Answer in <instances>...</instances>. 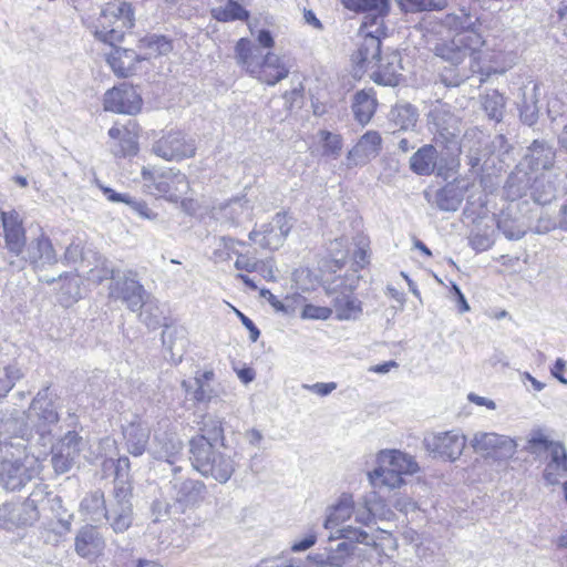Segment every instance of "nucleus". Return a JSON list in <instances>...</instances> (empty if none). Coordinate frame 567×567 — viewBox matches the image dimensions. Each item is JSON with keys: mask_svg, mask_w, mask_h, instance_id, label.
Segmentation results:
<instances>
[{"mask_svg": "<svg viewBox=\"0 0 567 567\" xmlns=\"http://www.w3.org/2000/svg\"><path fill=\"white\" fill-rule=\"evenodd\" d=\"M449 24L460 31L454 35L451 42L437 44L435 54L450 61L453 65L461 64L466 58L475 62L477 50L484 44L482 35L472 27L470 17L465 13L462 17H450Z\"/></svg>", "mask_w": 567, "mask_h": 567, "instance_id": "nucleus-1", "label": "nucleus"}, {"mask_svg": "<svg viewBox=\"0 0 567 567\" xmlns=\"http://www.w3.org/2000/svg\"><path fill=\"white\" fill-rule=\"evenodd\" d=\"M190 462L203 476L213 477L219 483H226L235 471V463L229 455L218 451L204 436H194L189 441Z\"/></svg>", "mask_w": 567, "mask_h": 567, "instance_id": "nucleus-2", "label": "nucleus"}, {"mask_svg": "<svg viewBox=\"0 0 567 567\" xmlns=\"http://www.w3.org/2000/svg\"><path fill=\"white\" fill-rule=\"evenodd\" d=\"M337 536H330L329 540L334 538H343L348 542H341L333 548H326L327 554H318L316 556H308L307 560L292 561L291 567H343L347 558L353 554L355 547L352 542L362 543L369 546H375V542L369 534L362 529L352 527L350 525L341 527L337 530Z\"/></svg>", "mask_w": 567, "mask_h": 567, "instance_id": "nucleus-3", "label": "nucleus"}, {"mask_svg": "<svg viewBox=\"0 0 567 567\" xmlns=\"http://www.w3.org/2000/svg\"><path fill=\"white\" fill-rule=\"evenodd\" d=\"M110 279L109 298L121 301L132 312H137L146 305L148 293L140 282L137 274L131 269H105L99 281Z\"/></svg>", "mask_w": 567, "mask_h": 567, "instance_id": "nucleus-4", "label": "nucleus"}, {"mask_svg": "<svg viewBox=\"0 0 567 567\" xmlns=\"http://www.w3.org/2000/svg\"><path fill=\"white\" fill-rule=\"evenodd\" d=\"M134 25V13L130 3L114 0L105 4L97 18L95 37L110 45L121 42Z\"/></svg>", "mask_w": 567, "mask_h": 567, "instance_id": "nucleus-5", "label": "nucleus"}, {"mask_svg": "<svg viewBox=\"0 0 567 567\" xmlns=\"http://www.w3.org/2000/svg\"><path fill=\"white\" fill-rule=\"evenodd\" d=\"M134 25V13L130 3L114 0L105 4L97 18L95 37L110 45L121 42Z\"/></svg>", "mask_w": 567, "mask_h": 567, "instance_id": "nucleus-6", "label": "nucleus"}, {"mask_svg": "<svg viewBox=\"0 0 567 567\" xmlns=\"http://www.w3.org/2000/svg\"><path fill=\"white\" fill-rule=\"evenodd\" d=\"M42 471L40 460L23 451L21 455L7 452L0 457V482L8 491H19Z\"/></svg>", "mask_w": 567, "mask_h": 567, "instance_id": "nucleus-7", "label": "nucleus"}, {"mask_svg": "<svg viewBox=\"0 0 567 567\" xmlns=\"http://www.w3.org/2000/svg\"><path fill=\"white\" fill-rule=\"evenodd\" d=\"M427 123L437 143L452 151L458 150L461 122L451 105L441 101L432 103L427 113Z\"/></svg>", "mask_w": 567, "mask_h": 567, "instance_id": "nucleus-8", "label": "nucleus"}, {"mask_svg": "<svg viewBox=\"0 0 567 567\" xmlns=\"http://www.w3.org/2000/svg\"><path fill=\"white\" fill-rule=\"evenodd\" d=\"M30 435L27 424V415L21 411L4 413L0 417V457L9 452L21 455L25 449V442Z\"/></svg>", "mask_w": 567, "mask_h": 567, "instance_id": "nucleus-9", "label": "nucleus"}, {"mask_svg": "<svg viewBox=\"0 0 567 567\" xmlns=\"http://www.w3.org/2000/svg\"><path fill=\"white\" fill-rule=\"evenodd\" d=\"M355 280L351 282L338 277L326 286V292L331 298V308L340 321L357 320L362 313L361 301L353 295Z\"/></svg>", "mask_w": 567, "mask_h": 567, "instance_id": "nucleus-10", "label": "nucleus"}, {"mask_svg": "<svg viewBox=\"0 0 567 567\" xmlns=\"http://www.w3.org/2000/svg\"><path fill=\"white\" fill-rule=\"evenodd\" d=\"M470 445L474 453L481 455L486 461L493 462H506L517 451V443L514 439L495 432L478 431L474 433Z\"/></svg>", "mask_w": 567, "mask_h": 567, "instance_id": "nucleus-11", "label": "nucleus"}, {"mask_svg": "<svg viewBox=\"0 0 567 567\" xmlns=\"http://www.w3.org/2000/svg\"><path fill=\"white\" fill-rule=\"evenodd\" d=\"M47 496L45 487L38 485L18 508L9 505L0 507V528H9V524L29 525L38 520Z\"/></svg>", "mask_w": 567, "mask_h": 567, "instance_id": "nucleus-12", "label": "nucleus"}, {"mask_svg": "<svg viewBox=\"0 0 567 567\" xmlns=\"http://www.w3.org/2000/svg\"><path fill=\"white\" fill-rule=\"evenodd\" d=\"M132 488L128 482L114 486V501L106 511V519L115 533L126 532L133 523Z\"/></svg>", "mask_w": 567, "mask_h": 567, "instance_id": "nucleus-13", "label": "nucleus"}, {"mask_svg": "<svg viewBox=\"0 0 567 567\" xmlns=\"http://www.w3.org/2000/svg\"><path fill=\"white\" fill-rule=\"evenodd\" d=\"M291 227L287 215L277 213L269 223L262 224L259 229L251 230L248 237L262 249L275 251L284 245Z\"/></svg>", "mask_w": 567, "mask_h": 567, "instance_id": "nucleus-14", "label": "nucleus"}, {"mask_svg": "<svg viewBox=\"0 0 567 567\" xmlns=\"http://www.w3.org/2000/svg\"><path fill=\"white\" fill-rule=\"evenodd\" d=\"M423 445L427 452L435 456L455 461L463 453L466 437L456 431L433 433L424 437Z\"/></svg>", "mask_w": 567, "mask_h": 567, "instance_id": "nucleus-15", "label": "nucleus"}, {"mask_svg": "<svg viewBox=\"0 0 567 567\" xmlns=\"http://www.w3.org/2000/svg\"><path fill=\"white\" fill-rule=\"evenodd\" d=\"M28 417H37L34 426L42 439L51 432V426L58 423L59 413L49 386L38 392L31 403Z\"/></svg>", "mask_w": 567, "mask_h": 567, "instance_id": "nucleus-16", "label": "nucleus"}, {"mask_svg": "<svg viewBox=\"0 0 567 567\" xmlns=\"http://www.w3.org/2000/svg\"><path fill=\"white\" fill-rule=\"evenodd\" d=\"M152 151L165 161H182L193 157L196 147L182 132L171 131L153 144Z\"/></svg>", "mask_w": 567, "mask_h": 567, "instance_id": "nucleus-17", "label": "nucleus"}, {"mask_svg": "<svg viewBox=\"0 0 567 567\" xmlns=\"http://www.w3.org/2000/svg\"><path fill=\"white\" fill-rule=\"evenodd\" d=\"M104 110L120 114H136L141 111L142 99L128 84L114 86L104 94Z\"/></svg>", "mask_w": 567, "mask_h": 567, "instance_id": "nucleus-18", "label": "nucleus"}, {"mask_svg": "<svg viewBox=\"0 0 567 567\" xmlns=\"http://www.w3.org/2000/svg\"><path fill=\"white\" fill-rule=\"evenodd\" d=\"M142 174L145 181L153 179L155 189L171 200H177L186 195L189 189L186 175L179 171L169 168L153 177L146 168H143Z\"/></svg>", "mask_w": 567, "mask_h": 567, "instance_id": "nucleus-19", "label": "nucleus"}, {"mask_svg": "<svg viewBox=\"0 0 567 567\" xmlns=\"http://www.w3.org/2000/svg\"><path fill=\"white\" fill-rule=\"evenodd\" d=\"M23 259L29 261L35 272H41L58 262V255L48 236L41 233L25 247Z\"/></svg>", "mask_w": 567, "mask_h": 567, "instance_id": "nucleus-20", "label": "nucleus"}, {"mask_svg": "<svg viewBox=\"0 0 567 567\" xmlns=\"http://www.w3.org/2000/svg\"><path fill=\"white\" fill-rule=\"evenodd\" d=\"M556 159V150L545 140H535L527 148V153L522 161V166H526L530 174L545 173L553 168Z\"/></svg>", "mask_w": 567, "mask_h": 567, "instance_id": "nucleus-21", "label": "nucleus"}, {"mask_svg": "<svg viewBox=\"0 0 567 567\" xmlns=\"http://www.w3.org/2000/svg\"><path fill=\"white\" fill-rule=\"evenodd\" d=\"M292 66L291 60L287 56L268 52L254 78L267 85H276L288 76Z\"/></svg>", "mask_w": 567, "mask_h": 567, "instance_id": "nucleus-22", "label": "nucleus"}, {"mask_svg": "<svg viewBox=\"0 0 567 567\" xmlns=\"http://www.w3.org/2000/svg\"><path fill=\"white\" fill-rule=\"evenodd\" d=\"M382 138L375 131L364 133L358 143L348 152V167L362 166L377 157L381 151Z\"/></svg>", "mask_w": 567, "mask_h": 567, "instance_id": "nucleus-23", "label": "nucleus"}, {"mask_svg": "<svg viewBox=\"0 0 567 567\" xmlns=\"http://www.w3.org/2000/svg\"><path fill=\"white\" fill-rule=\"evenodd\" d=\"M0 225L3 228L6 248L14 256H21L24 251L25 233L17 213H1Z\"/></svg>", "mask_w": 567, "mask_h": 567, "instance_id": "nucleus-24", "label": "nucleus"}, {"mask_svg": "<svg viewBox=\"0 0 567 567\" xmlns=\"http://www.w3.org/2000/svg\"><path fill=\"white\" fill-rule=\"evenodd\" d=\"M177 471H179V467L174 468L175 474ZM172 489L174 499L185 506H188L196 505L203 501L206 486L202 481L182 480L175 475L172 481Z\"/></svg>", "mask_w": 567, "mask_h": 567, "instance_id": "nucleus-25", "label": "nucleus"}, {"mask_svg": "<svg viewBox=\"0 0 567 567\" xmlns=\"http://www.w3.org/2000/svg\"><path fill=\"white\" fill-rule=\"evenodd\" d=\"M106 62L118 78H128L136 71V64L142 61V54L134 50L111 45Z\"/></svg>", "mask_w": 567, "mask_h": 567, "instance_id": "nucleus-26", "label": "nucleus"}, {"mask_svg": "<svg viewBox=\"0 0 567 567\" xmlns=\"http://www.w3.org/2000/svg\"><path fill=\"white\" fill-rule=\"evenodd\" d=\"M110 151L120 157L135 155L138 151L137 135L125 125H114L109 130Z\"/></svg>", "mask_w": 567, "mask_h": 567, "instance_id": "nucleus-27", "label": "nucleus"}, {"mask_svg": "<svg viewBox=\"0 0 567 567\" xmlns=\"http://www.w3.org/2000/svg\"><path fill=\"white\" fill-rule=\"evenodd\" d=\"M183 450V443L175 433L164 432L155 434L154 442L150 449V453L156 460L166 461L175 464Z\"/></svg>", "mask_w": 567, "mask_h": 567, "instance_id": "nucleus-28", "label": "nucleus"}, {"mask_svg": "<svg viewBox=\"0 0 567 567\" xmlns=\"http://www.w3.org/2000/svg\"><path fill=\"white\" fill-rule=\"evenodd\" d=\"M264 56L265 54L261 52V49L246 38H241L235 47L237 64L252 76L259 71Z\"/></svg>", "mask_w": 567, "mask_h": 567, "instance_id": "nucleus-29", "label": "nucleus"}, {"mask_svg": "<svg viewBox=\"0 0 567 567\" xmlns=\"http://www.w3.org/2000/svg\"><path fill=\"white\" fill-rule=\"evenodd\" d=\"M105 542L100 532L93 526L83 527L75 537V550L84 558L100 555Z\"/></svg>", "mask_w": 567, "mask_h": 567, "instance_id": "nucleus-30", "label": "nucleus"}, {"mask_svg": "<svg viewBox=\"0 0 567 567\" xmlns=\"http://www.w3.org/2000/svg\"><path fill=\"white\" fill-rule=\"evenodd\" d=\"M362 42L355 54L353 61L364 69H374L379 62L383 61L381 56V38L379 35L361 34Z\"/></svg>", "mask_w": 567, "mask_h": 567, "instance_id": "nucleus-31", "label": "nucleus"}, {"mask_svg": "<svg viewBox=\"0 0 567 567\" xmlns=\"http://www.w3.org/2000/svg\"><path fill=\"white\" fill-rule=\"evenodd\" d=\"M377 462L383 466L390 465L394 472L403 475H412L419 471V465L413 456L399 450H382L377 454Z\"/></svg>", "mask_w": 567, "mask_h": 567, "instance_id": "nucleus-32", "label": "nucleus"}, {"mask_svg": "<svg viewBox=\"0 0 567 567\" xmlns=\"http://www.w3.org/2000/svg\"><path fill=\"white\" fill-rule=\"evenodd\" d=\"M127 452L141 456L150 441L151 429L143 422H131L123 431Z\"/></svg>", "mask_w": 567, "mask_h": 567, "instance_id": "nucleus-33", "label": "nucleus"}, {"mask_svg": "<svg viewBox=\"0 0 567 567\" xmlns=\"http://www.w3.org/2000/svg\"><path fill=\"white\" fill-rule=\"evenodd\" d=\"M162 342L166 352L169 353V360L174 364L182 362L188 344L185 330L183 328L166 326L162 332Z\"/></svg>", "mask_w": 567, "mask_h": 567, "instance_id": "nucleus-34", "label": "nucleus"}, {"mask_svg": "<svg viewBox=\"0 0 567 567\" xmlns=\"http://www.w3.org/2000/svg\"><path fill=\"white\" fill-rule=\"evenodd\" d=\"M437 161V151L433 145H424L410 157V168L417 175L434 173Z\"/></svg>", "mask_w": 567, "mask_h": 567, "instance_id": "nucleus-35", "label": "nucleus"}, {"mask_svg": "<svg viewBox=\"0 0 567 567\" xmlns=\"http://www.w3.org/2000/svg\"><path fill=\"white\" fill-rule=\"evenodd\" d=\"M377 464L378 466L368 473L369 482L374 488L394 489L404 484L403 476L394 472L390 465L383 466L381 462H377Z\"/></svg>", "mask_w": 567, "mask_h": 567, "instance_id": "nucleus-36", "label": "nucleus"}, {"mask_svg": "<svg viewBox=\"0 0 567 567\" xmlns=\"http://www.w3.org/2000/svg\"><path fill=\"white\" fill-rule=\"evenodd\" d=\"M526 166H522L520 162L516 169L508 176L505 188L507 196L512 199L524 196L528 189L532 190L534 176H530Z\"/></svg>", "mask_w": 567, "mask_h": 567, "instance_id": "nucleus-37", "label": "nucleus"}, {"mask_svg": "<svg viewBox=\"0 0 567 567\" xmlns=\"http://www.w3.org/2000/svg\"><path fill=\"white\" fill-rule=\"evenodd\" d=\"M142 61L166 55L173 50L171 41L164 35L152 34L138 41Z\"/></svg>", "mask_w": 567, "mask_h": 567, "instance_id": "nucleus-38", "label": "nucleus"}, {"mask_svg": "<svg viewBox=\"0 0 567 567\" xmlns=\"http://www.w3.org/2000/svg\"><path fill=\"white\" fill-rule=\"evenodd\" d=\"M377 109V99L374 92L370 90H362L357 92L353 99L352 110L355 118L361 124H367L373 116Z\"/></svg>", "mask_w": 567, "mask_h": 567, "instance_id": "nucleus-39", "label": "nucleus"}, {"mask_svg": "<svg viewBox=\"0 0 567 567\" xmlns=\"http://www.w3.org/2000/svg\"><path fill=\"white\" fill-rule=\"evenodd\" d=\"M81 512L87 519L100 523L106 515L104 493L101 489L89 493L81 502Z\"/></svg>", "mask_w": 567, "mask_h": 567, "instance_id": "nucleus-40", "label": "nucleus"}, {"mask_svg": "<svg viewBox=\"0 0 567 567\" xmlns=\"http://www.w3.org/2000/svg\"><path fill=\"white\" fill-rule=\"evenodd\" d=\"M353 514V498L349 494H342L338 503L329 508L324 520V528L332 529L344 523Z\"/></svg>", "mask_w": 567, "mask_h": 567, "instance_id": "nucleus-41", "label": "nucleus"}, {"mask_svg": "<svg viewBox=\"0 0 567 567\" xmlns=\"http://www.w3.org/2000/svg\"><path fill=\"white\" fill-rule=\"evenodd\" d=\"M556 192V184L549 175L539 173L534 176L530 194L536 203L540 205L550 203L555 198Z\"/></svg>", "mask_w": 567, "mask_h": 567, "instance_id": "nucleus-42", "label": "nucleus"}, {"mask_svg": "<svg viewBox=\"0 0 567 567\" xmlns=\"http://www.w3.org/2000/svg\"><path fill=\"white\" fill-rule=\"evenodd\" d=\"M389 11V0H386V8L382 11L377 9H367L363 21L360 27V34L379 35L380 38L385 35V27L383 24V18Z\"/></svg>", "mask_w": 567, "mask_h": 567, "instance_id": "nucleus-43", "label": "nucleus"}, {"mask_svg": "<svg viewBox=\"0 0 567 567\" xmlns=\"http://www.w3.org/2000/svg\"><path fill=\"white\" fill-rule=\"evenodd\" d=\"M390 118L401 131H413L417 124L419 113L411 104H398L390 113Z\"/></svg>", "mask_w": 567, "mask_h": 567, "instance_id": "nucleus-44", "label": "nucleus"}, {"mask_svg": "<svg viewBox=\"0 0 567 567\" xmlns=\"http://www.w3.org/2000/svg\"><path fill=\"white\" fill-rule=\"evenodd\" d=\"M386 63L384 64L383 61L379 62L378 65H375V70L373 71L371 78L373 81L378 84L385 85V86H395L399 82V70L398 66L394 65V60H396V56L393 55L392 60L390 61L389 58H386Z\"/></svg>", "mask_w": 567, "mask_h": 567, "instance_id": "nucleus-45", "label": "nucleus"}, {"mask_svg": "<svg viewBox=\"0 0 567 567\" xmlns=\"http://www.w3.org/2000/svg\"><path fill=\"white\" fill-rule=\"evenodd\" d=\"M400 9L406 13L441 11L446 8V0H396Z\"/></svg>", "mask_w": 567, "mask_h": 567, "instance_id": "nucleus-46", "label": "nucleus"}, {"mask_svg": "<svg viewBox=\"0 0 567 567\" xmlns=\"http://www.w3.org/2000/svg\"><path fill=\"white\" fill-rule=\"evenodd\" d=\"M462 203V196L456 188L446 186L435 193L434 204L440 210L456 212Z\"/></svg>", "mask_w": 567, "mask_h": 567, "instance_id": "nucleus-47", "label": "nucleus"}, {"mask_svg": "<svg viewBox=\"0 0 567 567\" xmlns=\"http://www.w3.org/2000/svg\"><path fill=\"white\" fill-rule=\"evenodd\" d=\"M251 206L245 197H236L220 207L223 217L228 218L233 224H238L243 216H249Z\"/></svg>", "mask_w": 567, "mask_h": 567, "instance_id": "nucleus-48", "label": "nucleus"}, {"mask_svg": "<svg viewBox=\"0 0 567 567\" xmlns=\"http://www.w3.org/2000/svg\"><path fill=\"white\" fill-rule=\"evenodd\" d=\"M58 279L62 282L59 298L60 302L64 306L72 305L80 297V284L78 277L69 274H60Z\"/></svg>", "mask_w": 567, "mask_h": 567, "instance_id": "nucleus-49", "label": "nucleus"}, {"mask_svg": "<svg viewBox=\"0 0 567 567\" xmlns=\"http://www.w3.org/2000/svg\"><path fill=\"white\" fill-rule=\"evenodd\" d=\"M482 105L491 120L502 121L505 109V99L502 94L497 91L486 93L482 99Z\"/></svg>", "mask_w": 567, "mask_h": 567, "instance_id": "nucleus-50", "label": "nucleus"}, {"mask_svg": "<svg viewBox=\"0 0 567 567\" xmlns=\"http://www.w3.org/2000/svg\"><path fill=\"white\" fill-rule=\"evenodd\" d=\"M214 17L219 21L247 20L249 12L235 1H227L224 7L214 9Z\"/></svg>", "mask_w": 567, "mask_h": 567, "instance_id": "nucleus-51", "label": "nucleus"}, {"mask_svg": "<svg viewBox=\"0 0 567 567\" xmlns=\"http://www.w3.org/2000/svg\"><path fill=\"white\" fill-rule=\"evenodd\" d=\"M199 430L202 433L197 436H204L206 441L212 442L213 444L217 443L218 441L223 442L224 440V430L221 426V421L218 417L210 415L204 416Z\"/></svg>", "mask_w": 567, "mask_h": 567, "instance_id": "nucleus-52", "label": "nucleus"}, {"mask_svg": "<svg viewBox=\"0 0 567 567\" xmlns=\"http://www.w3.org/2000/svg\"><path fill=\"white\" fill-rule=\"evenodd\" d=\"M182 386L186 394L190 395L193 400L197 402H209L216 396V392L206 383H192L186 380L182 382Z\"/></svg>", "mask_w": 567, "mask_h": 567, "instance_id": "nucleus-53", "label": "nucleus"}, {"mask_svg": "<svg viewBox=\"0 0 567 567\" xmlns=\"http://www.w3.org/2000/svg\"><path fill=\"white\" fill-rule=\"evenodd\" d=\"M319 136L322 142V154L333 158L339 157L342 151V137L324 130L319 132Z\"/></svg>", "mask_w": 567, "mask_h": 567, "instance_id": "nucleus-54", "label": "nucleus"}, {"mask_svg": "<svg viewBox=\"0 0 567 567\" xmlns=\"http://www.w3.org/2000/svg\"><path fill=\"white\" fill-rule=\"evenodd\" d=\"M44 505H49L51 512L54 514V516L63 527H70L73 514L70 513V511L64 507L62 498L60 496L54 495L50 497V494L48 493Z\"/></svg>", "mask_w": 567, "mask_h": 567, "instance_id": "nucleus-55", "label": "nucleus"}, {"mask_svg": "<svg viewBox=\"0 0 567 567\" xmlns=\"http://www.w3.org/2000/svg\"><path fill=\"white\" fill-rule=\"evenodd\" d=\"M22 375L20 369L14 365L0 368V398L6 396Z\"/></svg>", "mask_w": 567, "mask_h": 567, "instance_id": "nucleus-56", "label": "nucleus"}, {"mask_svg": "<svg viewBox=\"0 0 567 567\" xmlns=\"http://www.w3.org/2000/svg\"><path fill=\"white\" fill-rule=\"evenodd\" d=\"M52 453L51 463L56 474H64L73 467L76 457L71 455L70 452L55 446Z\"/></svg>", "mask_w": 567, "mask_h": 567, "instance_id": "nucleus-57", "label": "nucleus"}, {"mask_svg": "<svg viewBox=\"0 0 567 567\" xmlns=\"http://www.w3.org/2000/svg\"><path fill=\"white\" fill-rule=\"evenodd\" d=\"M527 443V449L532 454H539L543 451L550 452L557 441L549 440L542 430H536L530 433Z\"/></svg>", "mask_w": 567, "mask_h": 567, "instance_id": "nucleus-58", "label": "nucleus"}, {"mask_svg": "<svg viewBox=\"0 0 567 567\" xmlns=\"http://www.w3.org/2000/svg\"><path fill=\"white\" fill-rule=\"evenodd\" d=\"M375 498L377 494L373 493L370 497L364 498L362 507H358L357 509L353 508L355 522L368 525L373 520L377 509L374 504Z\"/></svg>", "mask_w": 567, "mask_h": 567, "instance_id": "nucleus-59", "label": "nucleus"}, {"mask_svg": "<svg viewBox=\"0 0 567 567\" xmlns=\"http://www.w3.org/2000/svg\"><path fill=\"white\" fill-rule=\"evenodd\" d=\"M83 445L82 437L75 432H68L60 441L56 447L62 451L70 452L71 455L78 457Z\"/></svg>", "mask_w": 567, "mask_h": 567, "instance_id": "nucleus-60", "label": "nucleus"}, {"mask_svg": "<svg viewBox=\"0 0 567 567\" xmlns=\"http://www.w3.org/2000/svg\"><path fill=\"white\" fill-rule=\"evenodd\" d=\"M343 6L353 11L377 9L382 11L386 8V0H342Z\"/></svg>", "mask_w": 567, "mask_h": 567, "instance_id": "nucleus-61", "label": "nucleus"}, {"mask_svg": "<svg viewBox=\"0 0 567 567\" xmlns=\"http://www.w3.org/2000/svg\"><path fill=\"white\" fill-rule=\"evenodd\" d=\"M332 313L333 310L331 307L306 305L302 309L301 318L310 320H327Z\"/></svg>", "mask_w": 567, "mask_h": 567, "instance_id": "nucleus-62", "label": "nucleus"}, {"mask_svg": "<svg viewBox=\"0 0 567 567\" xmlns=\"http://www.w3.org/2000/svg\"><path fill=\"white\" fill-rule=\"evenodd\" d=\"M550 462L554 468H561L567 473V451L565 445L561 442H557L554 447L549 452Z\"/></svg>", "mask_w": 567, "mask_h": 567, "instance_id": "nucleus-63", "label": "nucleus"}, {"mask_svg": "<svg viewBox=\"0 0 567 567\" xmlns=\"http://www.w3.org/2000/svg\"><path fill=\"white\" fill-rule=\"evenodd\" d=\"M132 208L140 217L148 220H157L158 214L153 212L145 202H138L128 196V203H125Z\"/></svg>", "mask_w": 567, "mask_h": 567, "instance_id": "nucleus-64", "label": "nucleus"}]
</instances>
